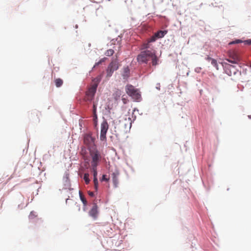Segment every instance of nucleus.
<instances>
[{"instance_id": "f257e3e1", "label": "nucleus", "mask_w": 251, "mask_h": 251, "mask_svg": "<svg viewBox=\"0 0 251 251\" xmlns=\"http://www.w3.org/2000/svg\"><path fill=\"white\" fill-rule=\"evenodd\" d=\"M126 94L130 97L134 101L139 102L142 100L141 93L139 90L135 88L133 85L128 84L126 87Z\"/></svg>"}, {"instance_id": "f03ea898", "label": "nucleus", "mask_w": 251, "mask_h": 251, "mask_svg": "<svg viewBox=\"0 0 251 251\" xmlns=\"http://www.w3.org/2000/svg\"><path fill=\"white\" fill-rule=\"evenodd\" d=\"M90 154L92 158L91 165L92 168H96L101 159V155L96 148L90 149Z\"/></svg>"}, {"instance_id": "7ed1b4c3", "label": "nucleus", "mask_w": 251, "mask_h": 251, "mask_svg": "<svg viewBox=\"0 0 251 251\" xmlns=\"http://www.w3.org/2000/svg\"><path fill=\"white\" fill-rule=\"evenodd\" d=\"M119 68V62L117 57H112L111 62L109 64L106 70L107 77H111L114 71Z\"/></svg>"}, {"instance_id": "20e7f679", "label": "nucleus", "mask_w": 251, "mask_h": 251, "mask_svg": "<svg viewBox=\"0 0 251 251\" xmlns=\"http://www.w3.org/2000/svg\"><path fill=\"white\" fill-rule=\"evenodd\" d=\"M84 144L88 146L89 149L96 148L95 147V138L89 134H86L84 136Z\"/></svg>"}, {"instance_id": "39448f33", "label": "nucleus", "mask_w": 251, "mask_h": 251, "mask_svg": "<svg viewBox=\"0 0 251 251\" xmlns=\"http://www.w3.org/2000/svg\"><path fill=\"white\" fill-rule=\"evenodd\" d=\"M109 126L106 121H103L100 126V139L104 141L106 139V135Z\"/></svg>"}, {"instance_id": "423d86ee", "label": "nucleus", "mask_w": 251, "mask_h": 251, "mask_svg": "<svg viewBox=\"0 0 251 251\" xmlns=\"http://www.w3.org/2000/svg\"><path fill=\"white\" fill-rule=\"evenodd\" d=\"M224 69L226 74L228 75H231L232 74H235L236 69L235 66L226 63H221Z\"/></svg>"}, {"instance_id": "0eeeda50", "label": "nucleus", "mask_w": 251, "mask_h": 251, "mask_svg": "<svg viewBox=\"0 0 251 251\" xmlns=\"http://www.w3.org/2000/svg\"><path fill=\"white\" fill-rule=\"evenodd\" d=\"M137 61L140 64H147L149 62V59L146 57L144 53L141 51V52L137 56Z\"/></svg>"}, {"instance_id": "6e6552de", "label": "nucleus", "mask_w": 251, "mask_h": 251, "mask_svg": "<svg viewBox=\"0 0 251 251\" xmlns=\"http://www.w3.org/2000/svg\"><path fill=\"white\" fill-rule=\"evenodd\" d=\"M89 215L94 220L97 218L98 215V207L96 203H94L92 208L89 212Z\"/></svg>"}, {"instance_id": "1a4fd4ad", "label": "nucleus", "mask_w": 251, "mask_h": 251, "mask_svg": "<svg viewBox=\"0 0 251 251\" xmlns=\"http://www.w3.org/2000/svg\"><path fill=\"white\" fill-rule=\"evenodd\" d=\"M97 84H93L92 87L89 88L88 90V91L87 92L88 96L89 97V99L92 100L96 93L97 90Z\"/></svg>"}, {"instance_id": "9d476101", "label": "nucleus", "mask_w": 251, "mask_h": 251, "mask_svg": "<svg viewBox=\"0 0 251 251\" xmlns=\"http://www.w3.org/2000/svg\"><path fill=\"white\" fill-rule=\"evenodd\" d=\"M134 111H127L126 114H125V120H128L130 125H131L132 121L135 119V117L133 116V112Z\"/></svg>"}, {"instance_id": "9b49d317", "label": "nucleus", "mask_w": 251, "mask_h": 251, "mask_svg": "<svg viewBox=\"0 0 251 251\" xmlns=\"http://www.w3.org/2000/svg\"><path fill=\"white\" fill-rule=\"evenodd\" d=\"M119 173L118 171H115L112 174V178L114 185L115 187L118 186L119 183L118 176Z\"/></svg>"}, {"instance_id": "f8f14e48", "label": "nucleus", "mask_w": 251, "mask_h": 251, "mask_svg": "<svg viewBox=\"0 0 251 251\" xmlns=\"http://www.w3.org/2000/svg\"><path fill=\"white\" fill-rule=\"evenodd\" d=\"M167 33V30H159L155 33V37L158 39L162 38L164 37Z\"/></svg>"}, {"instance_id": "ddd939ff", "label": "nucleus", "mask_w": 251, "mask_h": 251, "mask_svg": "<svg viewBox=\"0 0 251 251\" xmlns=\"http://www.w3.org/2000/svg\"><path fill=\"white\" fill-rule=\"evenodd\" d=\"M102 75L101 74H100L98 75L97 77L95 78H93L92 79V82L93 83V84H97V87L99 85V84L100 82L101 79H102Z\"/></svg>"}, {"instance_id": "4468645a", "label": "nucleus", "mask_w": 251, "mask_h": 251, "mask_svg": "<svg viewBox=\"0 0 251 251\" xmlns=\"http://www.w3.org/2000/svg\"><path fill=\"white\" fill-rule=\"evenodd\" d=\"M151 58V64L153 66H156L159 64V59L157 55L154 54Z\"/></svg>"}, {"instance_id": "2eb2a0df", "label": "nucleus", "mask_w": 251, "mask_h": 251, "mask_svg": "<svg viewBox=\"0 0 251 251\" xmlns=\"http://www.w3.org/2000/svg\"><path fill=\"white\" fill-rule=\"evenodd\" d=\"M240 59L239 56V55L236 53H234L233 56V60H228L227 61L229 62H231L233 64H238V62L240 61Z\"/></svg>"}, {"instance_id": "dca6fc26", "label": "nucleus", "mask_w": 251, "mask_h": 251, "mask_svg": "<svg viewBox=\"0 0 251 251\" xmlns=\"http://www.w3.org/2000/svg\"><path fill=\"white\" fill-rule=\"evenodd\" d=\"M143 53H144V54L146 55V57H152L154 54H155V52L153 51L152 52L151 50H147L143 51H142Z\"/></svg>"}, {"instance_id": "f3484780", "label": "nucleus", "mask_w": 251, "mask_h": 251, "mask_svg": "<svg viewBox=\"0 0 251 251\" xmlns=\"http://www.w3.org/2000/svg\"><path fill=\"white\" fill-rule=\"evenodd\" d=\"M130 69L128 66L124 68V74L122 75L123 78L126 79L129 76Z\"/></svg>"}, {"instance_id": "a211bd4d", "label": "nucleus", "mask_w": 251, "mask_h": 251, "mask_svg": "<svg viewBox=\"0 0 251 251\" xmlns=\"http://www.w3.org/2000/svg\"><path fill=\"white\" fill-rule=\"evenodd\" d=\"M107 59V58L106 57H104L102 58H101L98 62H96L94 66L93 67L92 70L90 71L91 72L93 71V70L97 66L100 65V64H101L103 62H104L105 61H106Z\"/></svg>"}, {"instance_id": "6ab92c4d", "label": "nucleus", "mask_w": 251, "mask_h": 251, "mask_svg": "<svg viewBox=\"0 0 251 251\" xmlns=\"http://www.w3.org/2000/svg\"><path fill=\"white\" fill-rule=\"evenodd\" d=\"M63 83V81L61 78H58L55 79V84L56 87H60Z\"/></svg>"}, {"instance_id": "aec40b11", "label": "nucleus", "mask_w": 251, "mask_h": 251, "mask_svg": "<svg viewBox=\"0 0 251 251\" xmlns=\"http://www.w3.org/2000/svg\"><path fill=\"white\" fill-rule=\"evenodd\" d=\"M79 196H80V199L81 201H82L84 206L85 207L87 205V200H86V199L85 198L84 196L80 192H79Z\"/></svg>"}, {"instance_id": "412c9836", "label": "nucleus", "mask_w": 251, "mask_h": 251, "mask_svg": "<svg viewBox=\"0 0 251 251\" xmlns=\"http://www.w3.org/2000/svg\"><path fill=\"white\" fill-rule=\"evenodd\" d=\"M114 53V51L112 49H109L107 50L106 52H105V55L107 56H112Z\"/></svg>"}, {"instance_id": "4be33fe9", "label": "nucleus", "mask_w": 251, "mask_h": 251, "mask_svg": "<svg viewBox=\"0 0 251 251\" xmlns=\"http://www.w3.org/2000/svg\"><path fill=\"white\" fill-rule=\"evenodd\" d=\"M89 175L88 173H85L83 176V179L86 183V184H88L90 182V179L89 178Z\"/></svg>"}, {"instance_id": "5701e85b", "label": "nucleus", "mask_w": 251, "mask_h": 251, "mask_svg": "<svg viewBox=\"0 0 251 251\" xmlns=\"http://www.w3.org/2000/svg\"><path fill=\"white\" fill-rule=\"evenodd\" d=\"M158 38L155 37V34H154L148 40V42L149 43L154 42L156 41Z\"/></svg>"}, {"instance_id": "b1692460", "label": "nucleus", "mask_w": 251, "mask_h": 251, "mask_svg": "<svg viewBox=\"0 0 251 251\" xmlns=\"http://www.w3.org/2000/svg\"><path fill=\"white\" fill-rule=\"evenodd\" d=\"M211 59V64L215 67L217 70H219L218 64L217 63V60L215 59Z\"/></svg>"}, {"instance_id": "393cba45", "label": "nucleus", "mask_w": 251, "mask_h": 251, "mask_svg": "<svg viewBox=\"0 0 251 251\" xmlns=\"http://www.w3.org/2000/svg\"><path fill=\"white\" fill-rule=\"evenodd\" d=\"M150 48V45L148 42H147V43H146L144 44L142 46V49H145V50H148Z\"/></svg>"}, {"instance_id": "a878e982", "label": "nucleus", "mask_w": 251, "mask_h": 251, "mask_svg": "<svg viewBox=\"0 0 251 251\" xmlns=\"http://www.w3.org/2000/svg\"><path fill=\"white\" fill-rule=\"evenodd\" d=\"M120 95H121V91H120L119 90L116 91V92L115 93V94H114V96H115V98L116 100H117L118 98H119L120 97Z\"/></svg>"}, {"instance_id": "bb28decb", "label": "nucleus", "mask_w": 251, "mask_h": 251, "mask_svg": "<svg viewBox=\"0 0 251 251\" xmlns=\"http://www.w3.org/2000/svg\"><path fill=\"white\" fill-rule=\"evenodd\" d=\"M242 42H243V41L241 40L237 39V40H236L235 41L230 42L229 43V45H232V44H238V43H241Z\"/></svg>"}, {"instance_id": "cd10ccee", "label": "nucleus", "mask_w": 251, "mask_h": 251, "mask_svg": "<svg viewBox=\"0 0 251 251\" xmlns=\"http://www.w3.org/2000/svg\"><path fill=\"white\" fill-rule=\"evenodd\" d=\"M109 180V178H107L106 175H103L101 178V181H108Z\"/></svg>"}, {"instance_id": "c85d7f7f", "label": "nucleus", "mask_w": 251, "mask_h": 251, "mask_svg": "<svg viewBox=\"0 0 251 251\" xmlns=\"http://www.w3.org/2000/svg\"><path fill=\"white\" fill-rule=\"evenodd\" d=\"M246 44L251 45V39L246 40L244 42Z\"/></svg>"}, {"instance_id": "c756f323", "label": "nucleus", "mask_w": 251, "mask_h": 251, "mask_svg": "<svg viewBox=\"0 0 251 251\" xmlns=\"http://www.w3.org/2000/svg\"><path fill=\"white\" fill-rule=\"evenodd\" d=\"M93 168V172H94V177H95V176H97V172L96 171V168Z\"/></svg>"}, {"instance_id": "7c9ffc66", "label": "nucleus", "mask_w": 251, "mask_h": 251, "mask_svg": "<svg viewBox=\"0 0 251 251\" xmlns=\"http://www.w3.org/2000/svg\"><path fill=\"white\" fill-rule=\"evenodd\" d=\"M88 195H89L90 196H91V197H94V192H91V191H88Z\"/></svg>"}, {"instance_id": "2f4dec72", "label": "nucleus", "mask_w": 251, "mask_h": 251, "mask_svg": "<svg viewBox=\"0 0 251 251\" xmlns=\"http://www.w3.org/2000/svg\"><path fill=\"white\" fill-rule=\"evenodd\" d=\"M94 183H98V181L97 176H95V177H94Z\"/></svg>"}, {"instance_id": "473e14b6", "label": "nucleus", "mask_w": 251, "mask_h": 251, "mask_svg": "<svg viewBox=\"0 0 251 251\" xmlns=\"http://www.w3.org/2000/svg\"><path fill=\"white\" fill-rule=\"evenodd\" d=\"M34 216V212H33V211L31 212L30 214V215L29 216V218H33Z\"/></svg>"}, {"instance_id": "72a5a7b5", "label": "nucleus", "mask_w": 251, "mask_h": 251, "mask_svg": "<svg viewBox=\"0 0 251 251\" xmlns=\"http://www.w3.org/2000/svg\"><path fill=\"white\" fill-rule=\"evenodd\" d=\"M94 188L95 190L97 191L98 188V183H94Z\"/></svg>"}, {"instance_id": "f704fd0d", "label": "nucleus", "mask_w": 251, "mask_h": 251, "mask_svg": "<svg viewBox=\"0 0 251 251\" xmlns=\"http://www.w3.org/2000/svg\"><path fill=\"white\" fill-rule=\"evenodd\" d=\"M201 70V68H196L195 69V72H197V73H199Z\"/></svg>"}, {"instance_id": "c9c22d12", "label": "nucleus", "mask_w": 251, "mask_h": 251, "mask_svg": "<svg viewBox=\"0 0 251 251\" xmlns=\"http://www.w3.org/2000/svg\"><path fill=\"white\" fill-rule=\"evenodd\" d=\"M94 110H97V106L95 105L94 103H93V109Z\"/></svg>"}, {"instance_id": "e433bc0d", "label": "nucleus", "mask_w": 251, "mask_h": 251, "mask_svg": "<svg viewBox=\"0 0 251 251\" xmlns=\"http://www.w3.org/2000/svg\"><path fill=\"white\" fill-rule=\"evenodd\" d=\"M248 117L249 119H251V115H248Z\"/></svg>"}, {"instance_id": "4c0bfd02", "label": "nucleus", "mask_w": 251, "mask_h": 251, "mask_svg": "<svg viewBox=\"0 0 251 251\" xmlns=\"http://www.w3.org/2000/svg\"><path fill=\"white\" fill-rule=\"evenodd\" d=\"M96 110H94V111L95 115H96ZM95 117H96V119H97V116H96V115H95Z\"/></svg>"}, {"instance_id": "58836bf2", "label": "nucleus", "mask_w": 251, "mask_h": 251, "mask_svg": "<svg viewBox=\"0 0 251 251\" xmlns=\"http://www.w3.org/2000/svg\"><path fill=\"white\" fill-rule=\"evenodd\" d=\"M75 28H78V25H75Z\"/></svg>"}, {"instance_id": "ea45409f", "label": "nucleus", "mask_w": 251, "mask_h": 251, "mask_svg": "<svg viewBox=\"0 0 251 251\" xmlns=\"http://www.w3.org/2000/svg\"><path fill=\"white\" fill-rule=\"evenodd\" d=\"M133 110H138V109L137 108L135 107L133 108Z\"/></svg>"}, {"instance_id": "a19ab883", "label": "nucleus", "mask_w": 251, "mask_h": 251, "mask_svg": "<svg viewBox=\"0 0 251 251\" xmlns=\"http://www.w3.org/2000/svg\"><path fill=\"white\" fill-rule=\"evenodd\" d=\"M156 89H159L160 88H159V86H157V87H156Z\"/></svg>"}, {"instance_id": "79ce46f5", "label": "nucleus", "mask_w": 251, "mask_h": 251, "mask_svg": "<svg viewBox=\"0 0 251 251\" xmlns=\"http://www.w3.org/2000/svg\"><path fill=\"white\" fill-rule=\"evenodd\" d=\"M156 89H159L160 88H159V86H157V87H156Z\"/></svg>"}, {"instance_id": "37998d69", "label": "nucleus", "mask_w": 251, "mask_h": 251, "mask_svg": "<svg viewBox=\"0 0 251 251\" xmlns=\"http://www.w3.org/2000/svg\"><path fill=\"white\" fill-rule=\"evenodd\" d=\"M229 188H228L227 189V191H228V190H229Z\"/></svg>"}]
</instances>
